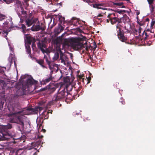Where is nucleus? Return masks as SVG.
<instances>
[{"label": "nucleus", "instance_id": "1", "mask_svg": "<svg viewBox=\"0 0 155 155\" xmlns=\"http://www.w3.org/2000/svg\"><path fill=\"white\" fill-rule=\"evenodd\" d=\"M65 46H70L75 49L79 50L83 48H85L87 51H88L89 49L92 48L91 46H87V42L84 44H83L80 42L77 41V40L74 38L69 39L67 41H65L63 45V47Z\"/></svg>", "mask_w": 155, "mask_h": 155}, {"label": "nucleus", "instance_id": "2", "mask_svg": "<svg viewBox=\"0 0 155 155\" xmlns=\"http://www.w3.org/2000/svg\"><path fill=\"white\" fill-rule=\"evenodd\" d=\"M32 25L30 30L32 31H38L41 30L44 31L45 29V26L42 23H41L40 25L39 21L38 18L34 17L32 13H30V26Z\"/></svg>", "mask_w": 155, "mask_h": 155}, {"label": "nucleus", "instance_id": "3", "mask_svg": "<svg viewBox=\"0 0 155 155\" xmlns=\"http://www.w3.org/2000/svg\"><path fill=\"white\" fill-rule=\"evenodd\" d=\"M71 96L69 93L66 92V90L65 88H61L57 93L55 94L53 100L57 101L66 98V101L67 102L68 98L70 97V96Z\"/></svg>", "mask_w": 155, "mask_h": 155}, {"label": "nucleus", "instance_id": "4", "mask_svg": "<svg viewBox=\"0 0 155 155\" xmlns=\"http://www.w3.org/2000/svg\"><path fill=\"white\" fill-rule=\"evenodd\" d=\"M21 28L22 32L24 34V38L25 44V47L26 49V52L28 54L29 53V30L28 29H26L25 26L23 24L21 25Z\"/></svg>", "mask_w": 155, "mask_h": 155}, {"label": "nucleus", "instance_id": "5", "mask_svg": "<svg viewBox=\"0 0 155 155\" xmlns=\"http://www.w3.org/2000/svg\"><path fill=\"white\" fill-rule=\"evenodd\" d=\"M43 137V136L42 135L39 136L38 135L37 136V138L38 139V140L31 143V146H30V150L33 149L34 150H37V148L40 146L41 142L40 139L42 138Z\"/></svg>", "mask_w": 155, "mask_h": 155}, {"label": "nucleus", "instance_id": "6", "mask_svg": "<svg viewBox=\"0 0 155 155\" xmlns=\"http://www.w3.org/2000/svg\"><path fill=\"white\" fill-rule=\"evenodd\" d=\"M19 113H20L21 115L22 114L28 115L29 113V109H28L27 110H25L21 111L19 112L16 114V117H17V121L14 122L17 123H20L21 124H23L21 117L18 115Z\"/></svg>", "mask_w": 155, "mask_h": 155}, {"label": "nucleus", "instance_id": "7", "mask_svg": "<svg viewBox=\"0 0 155 155\" xmlns=\"http://www.w3.org/2000/svg\"><path fill=\"white\" fill-rule=\"evenodd\" d=\"M118 39L122 42H124L127 40V37L124 35V31L117 32Z\"/></svg>", "mask_w": 155, "mask_h": 155}, {"label": "nucleus", "instance_id": "8", "mask_svg": "<svg viewBox=\"0 0 155 155\" xmlns=\"http://www.w3.org/2000/svg\"><path fill=\"white\" fill-rule=\"evenodd\" d=\"M37 130L36 128L35 130V129L33 128L31 129H30V139L31 140H34L36 138L37 136Z\"/></svg>", "mask_w": 155, "mask_h": 155}, {"label": "nucleus", "instance_id": "9", "mask_svg": "<svg viewBox=\"0 0 155 155\" xmlns=\"http://www.w3.org/2000/svg\"><path fill=\"white\" fill-rule=\"evenodd\" d=\"M37 46L38 48L41 50L43 53L46 52L45 50L44 49V48H46V46L44 42L43 41L41 42L39 41L38 43Z\"/></svg>", "mask_w": 155, "mask_h": 155}, {"label": "nucleus", "instance_id": "10", "mask_svg": "<svg viewBox=\"0 0 155 155\" xmlns=\"http://www.w3.org/2000/svg\"><path fill=\"white\" fill-rule=\"evenodd\" d=\"M61 42V40L59 38H57L54 40V42L55 44V47L56 50H59V49H61L60 46Z\"/></svg>", "mask_w": 155, "mask_h": 155}, {"label": "nucleus", "instance_id": "11", "mask_svg": "<svg viewBox=\"0 0 155 155\" xmlns=\"http://www.w3.org/2000/svg\"><path fill=\"white\" fill-rule=\"evenodd\" d=\"M43 109V107H38L34 108H32L30 107V115L31 114H37L38 110H39L40 113L41 111Z\"/></svg>", "mask_w": 155, "mask_h": 155}, {"label": "nucleus", "instance_id": "12", "mask_svg": "<svg viewBox=\"0 0 155 155\" xmlns=\"http://www.w3.org/2000/svg\"><path fill=\"white\" fill-rule=\"evenodd\" d=\"M47 87L48 91L50 92H54L57 88L55 84L53 83H50L48 86H47Z\"/></svg>", "mask_w": 155, "mask_h": 155}, {"label": "nucleus", "instance_id": "13", "mask_svg": "<svg viewBox=\"0 0 155 155\" xmlns=\"http://www.w3.org/2000/svg\"><path fill=\"white\" fill-rule=\"evenodd\" d=\"M59 51L60 55V59L61 60V62L62 63H65V61L68 59L66 56L64 54L61 49H59Z\"/></svg>", "mask_w": 155, "mask_h": 155}, {"label": "nucleus", "instance_id": "14", "mask_svg": "<svg viewBox=\"0 0 155 155\" xmlns=\"http://www.w3.org/2000/svg\"><path fill=\"white\" fill-rule=\"evenodd\" d=\"M52 80V77L51 74H50L49 77H48V78H46L44 80H43L42 81H40V83L41 85L45 84L47 83H48L50 81Z\"/></svg>", "mask_w": 155, "mask_h": 155}, {"label": "nucleus", "instance_id": "15", "mask_svg": "<svg viewBox=\"0 0 155 155\" xmlns=\"http://www.w3.org/2000/svg\"><path fill=\"white\" fill-rule=\"evenodd\" d=\"M47 90V86H46V87H44V88H41L39 90H38L37 91H36V88L35 87L34 90L33 91H31V92H30V94H35V93L39 92L44 91H45Z\"/></svg>", "mask_w": 155, "mask_h": 155}, {"label": "nucleus", "instance_id": "16", "mask_svg": "<svg viewBox=\"0 0 155 155\" xmlns=\"http://www.w3.org/2000/svg\"><path fill=\"white\" fill-rule=\"evenodd\" d=\"M38 83V81L34 79L32 77L31 75H30V89L31 86L30 85L33 84L34 85H36ZM31 91L30 89V92Z\"/></svg>", "mask_w": 155, "mask_h": 155}, {"label": "nucleus", "instance_id": "17", "mask_svg": "<svg viewBox=\"0 0 155 155\" xmlns=\"http://www.w3.org/2000/svg\"><path fill=\"white\" fill-rule=\"evenodd\" d=\"M113 3L114 5H116L119 7H121V8H125V6L123 5L124 3L119 1H116L115 0L114 2H113Z\"/></svg>", "mask_w": 155, "mask_h": 155}, {"label": "nucleus", "instance_id": "18", "mask_svg": "<svg viewBox=\"0 0 155 155\" xmlns=\"http://www.w3.org/2000/svg\"><path fill=\"white\" fill-rule=\"evenodd\" d=\"M1 129L0 128V140H7L8 138L7 137L8 135L6 134H4L1 131Z\"/></svg>", "mask_w": 155, "mask_h": 155}, {"label": "nucleus", "instance_id": "19", "mask_svg": "<svg viewBox=\"0 0 155 155\" xmlns=\"http://www.w3.org/2000/svg\"><path fill=\"white\" fill-rule=\"evenodd\" d=\"M84 76V74L82 75H77V80L78 81V83L82 82L83 84L84 83V78H83Z\"/></svg>", "mask_w": 155, "mask_h": 155}, {"label": "nucleus", "instance_id": "20", "mask_svg": "<svg viewBox=\"0 0 155 155\" xmlns=\"http://www.w3.org/2000/svg\"><path fill=\"white\" fill-rule=\"evenodd\" d=\"M123 24H117L116 25L117 30V32L124 31L122 28L123 27Z\"/></svg>", "mask_w": 155, "mask_h": 155}, {"label": "nucleus", "instance_id": "21", "mask_svg": "<svg viewBox=\"0 0 155 155\" xmlns=\"http://www.w3.org/2000/svg\"><path fill=\"white\" fill-rule=\"evenodd\" d=\"M36 61L38 64L40 65L43 68H45V66L43 65L44 62V60L42 59L38 60L37 58H35Z\"/></svg>", "mask_w": 155, "mask_h": 155}, {"label": "nucleus", "instance_id": "22", "mask_svg": "<svg viewBox=\"0 0 155 155\" xmlns=\"http://www.w3.org/2000/svg\"><path fill=\"white\" fill-rule=\"evenodd\" d=\"M29 80V78L28 75L23 76L22 78H21V80H20V83L21 84H22L23 82L25 81H27L28 83V80Z\"/></svg>", "mask_w": 155, "mask_h": 155}, {"label": "nucleus", "instance_id": "23", "mask_svg": "<svg viewBox=\"0 0 155 155\" xmlns=\"http://www.w3.org/2000/svg\"><path fill=\"white\" fill-rule=\"evenodd\" d=\"M56 51L55 52L54 56L53 59L54 60H57L59 57V51L58 50H56Z\"/></svg>", "mask_w": 155, "mask_h": 155}, {"label": "nucleus", "instance_id": "24", "mask_svg": "<svg viewBox=\"0 0 155 155\" xmlns=\"http://www.w3.org/2000/svg\"><path fill=\"white\" fill-rule=\"evenodd\" d=\"M66 90V92H68V91H70L72 90V85L69 84V85L67 84L66 85L65 88Z\"/></svg>", "mask_w": 155, "mask_h": 155}, {"label": "nucleus", "instance_id": "25", "mask_svg": "<svg viewBox=\"0 0 155 155\" xmlns=\"http://www.w3.org/2000/svg\"><path fill=\"white\" fill-rule=\"evenodd\" d=\"M117 16H118V15H117V14L115 13H110L108 15L107 17L110 18V20H111L116 17Z\"/></svg>", "mask_w": 155, "mask_h": 155}, {"label": "nucleus", "instance_id": "26", "mask_svg": "<svg viewBox=\"0 0 155 155\" xmlns=\"http://www.w3.org/2000/svg\"><path fill=\"white\" fill-rule=\"evenodd\" d=\"M150 34H148L147 32L144 31L142 34V36L143 38L145 40L149 37Z\"/></svg>", "mask_w": 155, "mask_h": 155}, {"label": "nucleus", "instance_id": "27", "mask_svg": "<svg viewBox=\"0 0 155 155\" xmlns=\"http://www.w3.org/2000/svg\"><path fill=\"white\" fill-rule=\"evenodd\" d=\"M118 18L116 17L110 20V22L112 25L116 24L118 21Z\"/></svg>", "mask_w": 155, "mask_h": 155}, {"label": "nucleus", "instance_id": "28", "mask_svg": "<svg viewBox=\"0 0 155 155\" xmlns=\"http://www.w3.org/2000/svg\"><path fill=\"white\" fill-rule=\"evenodd\" d=\"M50 110H49L48 112H47L46 111H44L41 114V117L42 118H44V117L46 115H47L49 113V111Z\"/></svg>", "mask_w": 155, "mask_h": 155}, {"label": "nucleus", "instance_id": "29", "mask_svg": "<svg viewBox=\"0 0 155 155\" xmlns=\"http://www.w3.org/2000/svg\"><path fill=\"white\" fill-rule=\"evenodd\" d=\"M35 40H34V41L33 42L32 44V48L33 51H38V49L36 48V47L35 44Z\"/></svg>", "mask_w": 155, "mask_h": 155}, {"label": "nucleus", "instance_id": "30", "mask_svg": "<svg viewBox=\"0 0 155 155\" xmlns=\"http://www.w3.org/2000/svg\"><path fill=\"white\" fill-rule=\"evenodd\" d=\"M115 12L120 14H122L123 12L125 13L126 12V11L124 10L117 9L115 11Z\"/></svg>", "mask_w": 155, "mask_h": 155}, {"label": "nucleus", "instance_id": "31", "mask_svg": "<svg viewBox=\"0 0 155 155\" xmlns=\"http://www.w3.org/2000/svg\"><path fill=\"white\" fill-rule=\"evenodd\" d=\"M48 65L49 66V69L51 70H52L53 68L55 66V64L52 62L50 64H48Z\"/></svg>", "mask_w": 155, "mask_h": 155}, {"label": "nucleus", "instance_id": "32", "mask_svg": "<svg viewBox=\"0 0 155 155\" xmlns=\"http://www.w3.org/2000/svg\"><path fill=\"white\" fill-rule=\"evenodd\" d=\"M59 19L61 23H62V22H64L65 21V18L61 16H59Z\"/></svg>", "mask_w": 155, "mask_h": 155}, {"label": "nucleus", "instance_id": "33", "mask_svg": "<svg viewBox=\"0 0 155 155\" xmlns=\"http://www.w3.org/2000/svg\"><path fill=\"white\" fill-rule=\"evenodd\" d=\"M127 16L126 17H123L121 18L120 19H119V18H118V21H117V24H123L122 22V20L124 18H127Z\"/></svg>", "mask_w": 155, "mask_h": 155}, {"label": "nucleus", "instance_id": "34", "mask_svg": "<svg viewBox=\"0 0 155 155\" xmlns=\"http://www.w3.org/2000/svg\"><path fill=\"white\" fill-rule=\"evenodd\" d=\"M44 58L45 60L46 61L48 64H49L51 62L49 61L48 59V58L46 55L44 56Z\"/></svg>", "mask_w": 155, "mask_h": 155}, {"label": "nucleus", "instance_id": "35", "mask_svg": "<svg viewBox=\"0 0 155 155\" xmlns=\"http://www.w3.org/2000/svg\"><path fill=\"white\" fill-rule=\"evenodd\" d=\"M13 55L12 53H10V56L8 58V60L10 62H11L12 61V59L13 58Z\"/></svg>", "mask_w": 155, "mask_h": 155}, {"label": "nucleus", "instance_id": "36", "mask_svg": "<svg viewBox=\"0 0 155 155\" xmlns=\"http://www.w3.org/2000/svg\"><path fill=\"white\" fill-rule=\"evenodd\" d=\"M100 6L99 4H95L93 5V7L94 8H99V6Z\"/></svg>", "mask_w": 155, "mask_h": 155}, {"label": "nucleus", "instance_id": "37", "mask_svg": "<svg viewBox=\"0 0 155 155\" xmlns=\"http://www.w3.org/2000/svg\"><path fill=\"white\" fill-rule=\"evenodd\" d=\"M70 81L69 79L67 78H64V83L68 82Z\"/></svg>", "mask_w": 155, "mask_h": 155}, {"label": "nucleus", "instance_id": "38", "mask_svg": "<svg viewBox=\"0 0 155 155\" xmlns=\"http://www.w3.org/2000/svg\"><path fill=\"white\" fill-rule=\"evenodd\" d=\"M119 101L120 103H121L122 104H125V102L124 101V100L122 98H120Z\"/></svg>", "mask_w": 155, "mask_h": 155}, {"label": "nucleus", "instance_id": "39", "mask_svg": "<svg viewBox=\"0 0 155 155\" xmlns=\"http://www.w3.org/2000/svg\"><path fill=\"white\" fill-rule=\"evenodd\" d=\"M155 24V21L152 20L151 23L150 28H153V26Z\"/></svg>", "mask_w": 155, "mask_h": 155}, {"label": "nucleus", "instance_id": "40", "mask_svg": "<svg viewBox=\"0 0 155 155\" xmlns=\"http://www.w3.org/2000/svg\"><path fill=\"white\" fill-rule=\"evenodd\" d=\"M148 4L150 5H152V4L153 3L154 0H147Z\"/></svg>", "mask_w": 155, "mask_h": 155}, {"label": "nucleus", "instance_id": "41", "mask_svg": "<svg viewBox=\"0 0 155 155\" xmlns=\"http://www.w3.org/2000/svg\"><path fill=\"white\" fill-rule=\"evenodd\" d=\"M2 33L4 34H5V36H6L8 35V32H7L3 31L2 32L0 31V34H1Z\"/></svg>", "mask_w": 155, "mask_h": 155}, {"label": "nucleus", "instance_id": "42", "mask_svg": "<svg viewBox=\"0 0 155 155\" xmlns=\"http://www.w3.org/2000/svg\"><path fill=\"white\" fill-rule=\"evenodd\" d=\"M150 6L151 7V13H153L154 11V6H153V5H151Z\"/></svg>", "mask_w": 155, "mask_h": 155}, {"label": "nucleus", "instance_id": "43", "mask_svg": "<svg viewBox=\"0 0 155 155\" xmlns=\"http://www.w3.org/2000/svg\"><path fill=\"white\" fill-rule=\"evenodd\" d=\"M12 0H3L7 4H9L12 2Z\"/></svg>", "mask_w": 155, "mask_h": 155}, {"label": "nucleus", "instance_id": "44", "mask_svg": "<svg viewBox=\"0 0 155 155\" xmlns=\"http://www.w3.org/2000/svg\"><path fill=\"white\" fill-rule=\"evenodd\" d=\"M83 1L84 2H86L88 3H91L92 2L91 0H83Z\"/></svg>", "mask_w": 155, "mask_h": 155}, {"label": "nucleus", "instance_id": "45", "mask_svg": "<svg viewBox=\"0 0 155 155\" xmlns=\"http://www.w3.org/2000/svg\"><path fill=\"white\" fill-rule=\"evenodd\" d=\"M141 29H142L140 27L139 28L138 33L139 34V35H140V34L141 33Z\"/></svg>", "mask_w": 155, "mask_h": 155}, {"label": "nucleus", "instance_id": "46", "mask_svg": "<svg viewBox=\"0 0 155 155\" xmlns=\"http://www.w3.org/2000/svg\"><path fill=\"white\" fill-rule=\"evenodd\" d=\"M26 25H27L28 27L29 26V20L28 19L26 21Z\"/></svg>", "mask_w": 155, "mask_h": 155}, {"label": "nucleus", "instance_id": "47", "mask_svg": "<svg viewBox=\"0 0 155 155\" xmlns=\"http://www.w3.org/2000/svg\"><path fill=\"white\" fill-rule=\"evenodd\" d=\"M102 16H103V15H102L101 14H99L97 16L96 18L97 19H99V17H100Z\"/></svg>", "mask_w": 155, "mask_h": 155}, {"label": "nucleus", "instance_id": "48", "mask_svg": "<svg viewBox=\"0 0 155 155\" xmlns=\"http://www.w3.org/2000/svg\"><path fill=\"white\" fill-rule=\"evenodd\" d=\"M94 47L93 48V49H94V50H95L96 49V48L97 47V45H96V43L95 42L94 43Z\"/></svg>", "mask_w": 155, "mask_h": 155}, {"label": "nucleus", "instance_id": "49", "mask_svg": "<svg viewBox=\"0 0 155 155\" xmlns=\"http://www.w3.org/2000/svg\"><path fill=\"white\" fill-rule=\"evenodd\" d=\"M61 29L59 32H58V31H57V30L56 29H55L54 30V32H55V33L56 34H58L60 33V32L61 31Z\"/></svg>", "mask_w": 155, "mask_h": 155}, {"label": "nucleus", "instance_id": "50", "mask_svg": "<svg viewBox=\"0 0 155 155\" xmlns=\"http://www.w3.org/2000/svg\"><path fill=\"white\" fill-rule=\"evenodd\" d=\"M5 128L8 129H10L12 128V126L10 125H9L8 126L6 127Z\"/></svg>", "mask_w": 155, "mask_h": 155}, {"label": "nucleus", "instance_id": "51", "mask_svg": "<svg viewBox=\"0 0 155 155\" xmlns=\"http://www.w3.org/2000/svg\"><path fill=\"white\" fill-rule=\"evenodd\" d=\"M48 114L47 115H46L44 117V118L45 119H48Z\"/></svg>", "mask_w": 155, "mask_h": 155}, {"label": "nucleus", "instance_id": "52", "mask_svg": "<svg viewBox=\"0 0 155 155\" xmlns=\"http://www.w3.org/2000/svg\"><path fill=\"white\" fill-rule=\"evenodd\" d=\"M138 24H139L140 25L142 26L144 24V23L143 22H141V23H140L139 22H138Z\"/></svg>", "mask_w": 155, "mask_h": 155}, {"label": "nucleus", "instance_id": "53", "mask_svg": "<svg viewBox=\"0 0 155 155\" xmlns=\"http://www.w3.org/2000/svg\"><path fill=\"white\" fill-rule=\"evenodd\" d=\"M76 19L77 20V21H78V19L77 18H76L75 17H73L72 18V20H76Z\"/></svg>", "mask_w": 155, "mask_h": 155}, {"label": "nucleus", "instance_id": "54", "mask_svg": "<svg viewBox=\"0 0 155 155\" xmlns=\"http://www.w3.org/2000/svg\"><path fill=\"white\" fill-rule=\"evenodd\" d=\"M87 79L88 81V82L87 83L88 84L90 82V81L91 80V78L90 77L88 78H87Z\"/></svg>", "mask_w": 155, "mask_h": 155}, {"label": "nucleus", "instance_id": "55", "mask_svg": "<svg viewBox=\"0 0 155 155\" xmlns=\"http://www.w3.org/2000/svg\"><path fill=\"white\" fill-rule=\"evenodd\" d=\"M145 31L147 32H151V31L149 29H147L146 30H145Z\"/></svg>", "mask_w": 155, "mask_h": 155}, {"label": "nucleus", "instance_id": "56", "mask_svg": "<svg viewBox=\"0 0 155 155\" xmlns=\"http://www.w3.org/2000/svg\"><path fill=\"white\" fill-rule=\"evenodd\" d=\"M140 13V12L139 11H137V12H136V14H137V16L138 15H139Z\"/></svg>", "mask_w": 155, "mask_h": 155}, {"label": "nucleus", "instance_id": "57", "mask_svg": "<svg viewBox=\"0 0 155 155\" xmlns=\"http://www.w3.org/2000/svg\"><path fill=\"white\" fill-rule=\"evenodd\" d=\"M30 45L31 44V42H32V38L30 36Z\"/></svg>", "mask_w": 155, "mask_h": 155}, {"label": "nucleus", "instance_id": "58", "mask_svg": "<svg viewBox=\"0 0 155 155\" xmlns=\"http://www.w3.org/2000/svg\"><path fill=\"white\" fill-rule=\"evenodd\" d=\"M69 54H70V58L71 59H72V58H73V54L72 53H70Z\"/></svg>", "mask_w": 155, "mask_h": 155}, {"label": "nucleus", "instance_id": "59", "mask_svg": "<svg viewBox=\"0 0 155 155\" xmlns=\"http://www.w3.org/2000/svg\"><path fill=\"white\" fill-rule=\"evenodd\" d=\"M42 131L43 133H45L46 132V130H45V129H42Z\"/></svg>", "mask_w": 155, "mask_h": 155}, {"label": "nucleus", "instance_id": "60", "mask_svg": "<svg viewBox=\"0 0 155 155\" xmlns=\"http://www.w3.org/2000/svg\"><path fill=\"white\" fill-rule=\"evenodd\" d=\"M125 1H127V3H131L130 1V0H125Z\"/></svg>", "mask_w": 155, "mask_h": 155}, {"label": "nucleus", "instance_id": "61", "mask_svg": "<svg viewBox=\"0 0 155 155\" xmlns=\"http://www.w3.org/2000/svg\"><path fill=\"white\" fill-rule=\"evenodd\" d=\"M8 45H9V46H10V50L12 51V52H13V51L12 50V47H11L10 46V44H8Z\"/></svg>", "mask_w": 155, "mask_h": 155}, {"label": "nucleus", "instance_id": "62", "mask_svg": "<svg viewBox=\"0 0 155 155\" xmlns=\"http://www.w3.org/2000/svg\"><path fill=\"white\" fill-rule=\"evenodd\" d=\"M110 21V18H109V19H107L106 20V22L107 23H109V22Z\"/></svg>", "mask_w": 155, "mask_h": 155}, {"label": "nucleus", "instance_id": "63", "mask_svg": "<svg viewBox=\"0 0 155 155\" xmlns=\"http://www.w3.org/2000/svg\"><path fill=\"white\" fill-rule=\"evenodd\" d=\"M149 18H147L146 19V21H149Z\"/></svg>", "mask_w": 155, "mask_h": 155}, {"label": "nucleus", "instance_id": "64", "mask_svg": "<svg viewBox=\"0 0 155 155\" xmlns=\"http://www.w3.org/2000/svg\"><path fill=\"white\" fill-rule=\"evenodd\" d=\"M33 155H37V152H35L33 154Z\"/></svg>", "mask_w": 155, "mask_h": 155}]
</instances>
